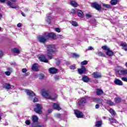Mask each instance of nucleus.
Returning a JSON list of instances; mask_svg holds the SVG:
<instances>
[{
	"mask_svg": "<svg viewBox=\"0 0 127 127\" xmlns=\"http://www.w3.org/2000/svg\"><path fill=\"white\" fill-rule=\"evenodd\" d=\"M104 93V91L100 89H96V94L97 95H102V94Z\"/></svg>",
	"mask_w": 127,
	"mask_h": 127,
	"instance_id": "32",
	"label": "nucleus"
},
{
	"mask_svg": "<svg viewBox=\"0 0 127 127\" xmlns=\"http://www.w3.org/2000/svg\"><path fill=\"white\" fill-rule=\"evenodd\" d=\"M51 19H52V18L50 16H48L47 18L46 21L48 24H50V23H51Z\"/></svg>",
	"mask_w": 127,
	"mask_h": 127,
	"instance_id": "34",
	"label": "nucleus"
},
{
	"mask_svg": "<svg viewBox=\"0 0 127 127\" xmlns=\"http://www.w3.org/2000/svg\"><path fill=\"white\" fill-rule=\"evenodd\" d=\"M71 24L73 26H75V27H77V26H79V24H78V23H77V22L75 21H73L71 22Z\"/></svg>",
	"mask_w": 127,
	"mask_h": 127,
	"instance_id": "38",
	"label": "nucleus"
},
{
	"mask_svg": "<svg viewBox=\"0 0 127 127\" xmlns=\"http://www.w3.org/2000/svg\"><path fill=\"white\" fill-rule=\"evenodd\" d=\"M92 101H93L94 103H97V104H102V103H103V100L100 98H95L92 99Z\"/></svg>",
	"mask_w": 127,
	"mask_h": 127,
	"instance_id": "15",
	"label": "nucleus"
},
{
	"mask_svg": "<svg viewBox=\"0 0 127 127\" xmlns=\"http://www.w3.org/2000/svg\"><path fill=\"white\" fill-rule=\"evenodd\" d=\"M33 102L34 103H35V102H38V99L37 98L34 97Z\"/></svg>",
	"mask_w": 127,
	"mask_h": 127,
	"instance_id": "53",
	"label": "nucleus"
},
{
	"mask_svg": "<svg viewBox=\"0 0 127 127\" xmlns=\"http://www.w3.org/2000/svg\"><path fill=\"white\" fill-rule=\"evenodd\" d=\"M46 48L47 49V51L49 52L47 53L48 57L49 58V59H52L53 57L52 56L51 53H53L56 51V48H55V45H47L46 46Z\"/></svg>",
	"mask_w": 127,
	"mask_h": 127,
	"instance_id": "1",
	"label": "nucleus"
},
{
	"mask_svg": "<svg viewBox=\"0 0 127 127\" xmlns=\"http://www.w3.org/2000/svg\"><path fill=\"white\" fill-rule=\"evenodd\" d=\"M25 92L26 93L27 95L29 96L28 98L29 100H33V98L35 97V93H33V91L28 89H26Z\"/></svg>",
	"mask_w": 127,
	"mask_h": 127,
	"instance_id": "5",
	"label": "nucleus"
},
{
	"mask_svg": "<svg viewBox=\"0 0 127 127\" xmlns=\"http://www.w3.org/2000/svg\"><path fill=\"white\" fill-rule=\"evenodd\" d=\"M97 55H98V56H101V57H106V55L102 52H98L97 53Z\"/></svg>",
	"mask_w": 127,
	"mask_h": 127,
	"instance_id": "33",
	"label": "nucleus"
},
{
	"mask_svg": "<svg viewBox=\"0 0 127 127\" xmlns=\"http://www.w3.org/2000/svg\"><path fill=\"white\" fill-rule=\"evenodd\" d=\"M103 125V122L102 121H97L96 122L95 127H101Z\"/></svg>",
	"mask_w": 127,
	"mask_h": 127,
	"instance_id": "25",
	"label": "nucleus"
},
{
	"mask_svg": "<svg viewBox=\"0 0 127 127\" xmlns=\"http://www.w3.org/2000/svg\"><path fill=\"white\" fill-rule=\"evenodd\" d=\"M77 15L78 16H79V17H80V18H83V17H84V13L83 12V11L81 10H78L77 11Z\"/></svg>",
	"mask_w": 127,
	"mask_h": 127,
	"instance_id": "17",
	"label": "nucleus"
},
{
	"mask_svg": "<svg viewBox=\"0 0 127 127\" xmlns=\"http://www.w3.org/2000/svg\"><path fill=\"white\" fill-rule=\"evenodd\" d=\"M59 79H60V76H57V75H56L55 76V80L56 81H58V80H59Z\"/></svg>",
	"mask_w": 127,
	"mask_h": 127,
	"instance_id": "44",
	"label": "nucleus"
},
{
	"mask_svg": "<svg viewBox=\"0 0 127 127\" xmlns=\"http://www.w3.org/2000/svg\"><path fill=\"white\" fill-rule=\"evenodd\" d=\"M72 55L73 58H79L80 57V56L76 53H73Z\"/></svg>",
	"mask_w": 127,
	"mask_h": 127,
	"instance_id": "39",
	"label": "nucleus"
},
{
	"mask_svg": "<svg viewBox=\"0 0 127 127\" xmlns=\"http://www.w3.org/2000/svg\"><path fill=\"white\" fill-rule=\"evenodd\" d=\"M12 52H14V53H17L18 54L20 53V51H19V49H18L17 48H14L12 49Z\"/></svg>",
	"mask_w": 127,
	"mask_h": 127,
	"instance_id": "30",
	"label": "nucleus"
},
{
	"mask_svg": "<svg viewBox=\"0 0 127 127\" xmlns=\"http://www.w3.org/2000/svg\"><path fill=\"white\" fill-rule=\"evenodd\" d=\"M39 79H40V80H42V79H44V74H41L40 75Z\"/></svg>",
	"mask_w": 127,
	"mask_h": 127,
	"instance_id": "49",
	"label": "nucleus"
},
{
	"mask_svg": "<svg viewBox=\"0 0 127 127\" xmlns=\"http://www.w3.org/2000/svg\"><path fill=\"white\" fill-rule=\"evenodd\" d=\"M77 71L78 72V74L82 75V74H85V73H86L88 70L84 66H82L81 68H78Z\"/></svg>",
	"mask_w": 127,
	"mask_h": 127,
	"instance_id": "8",
	"label": "nucleus"
},
{
	"mask_svg": "<svg viewBox=\"0 0 127 127\" xmlns=\"http://www.w3.org/2000/svg\"><path fill=\"white\" fill-rule=\"evenodd\" d=\"M114 83L118 86H123V85H124L123 81L119 79H115L114 80Z\"/></svg>",
	"mask_w": 127,
	"mask_h": 127,
	"instance_id": "13",
	"label": "nucleus"
},
{
	"mask_svg": "<svg viewBox=\"0 0 127 127\" xmlns=\"http://www.w3.org/2000/svg\"><path fill=\"white\" fill-rule=\"evenodd\" d=\"M5 0H0V1H1V2H5Z\"/></svg>",
	"mask_w": 127,
	"mask_h": 127,
	"instance_id": "63",
	"label": "nucleus"
},
{
	"mask_svg": "<svg viewBox=\"0 0 127 127\" xmlns=\"http://www.w3.org/2000/svg\"><path fill=\"white\" fill-rule=\"evenodd\" d=\"M69 68L71 69V70H74V69H75V66L71 65L69 66Z\"/></svg>",
	"mask_w": 127,
	"mask_h": 127,
	"instance_id": "55",
	"label": "nucleus"
},
{
	"mask_svg": "<svg viewBox=\"0 0 127 127\" xmlns=\"http://www.w3.org/2000/svg\"><path fill=\"white\" fill-rule=\"evenodd\" d=\"M70 4L74 7H77L78 6V3L75 1H70Z\"/></svg>",
	"mask_w": 127,
	"mask_h": 127,
	"instance_id": "26",
	"label": "nucleus"
},
{
	"mask_svg": "<svg viewBox=\"0 0 127 127\" xmlns=\"http://www.w3.org/2000/svg\"><path fill=\"white\" fill-rule=\"evenodd\" d=\"M81 65H87L88 64V61H84L83 62H81L80 63Z\"/></svg>",
	"mask_w": 127,
	"mask_h": 127,
	"instance_id": "41",
	"label": "nucleus"
},
{
	"mask_svg": "<svg viewBox=\"0 0 127 127\" xmlns=\"http://www.w3.org/2000/svg\"><path fill=\"white\" fill-rule=\"evenodd\" d=\"M6 3L10 6V7H11V8H16L17 7V5L15 4V3H11V2L10 1L7 0L6 1Z\"/></svg>",
	"mask_w": 127,
	"mask_h": 127,
	"instance_id": "10",
	"label": "nucleus"
},
{
	"mask_svg": "<svg viewBox=\"0 0 127 127\" xmlns=\"http://www.w3.org/2000/svg\"><path fill=\"white\" fill-rule=\"evenodd\" d=\"M45 33L48 39H49L50 38L54 39V38L56 37V35H55L54 33Z\"/></svg>",
	"mask_w": 127,
	"mask_h": 127,
	"instance_id": "9",
	"label": "nucleus"
},
{
	"mask_svg": "<svg viewBox=\"0 0 127 127\" xmlns=\"http://www.w3.org/2000/svg\"><path fill=\"white\" fill-rule=\"evenodd\" d=\"M74 114L78 118H83V113L78 110H74Z\"/></svg>",
	"mask_w": 127,
	"mask_h": 127,
	"instance_id": "11",
	"label": "nucleus"
},
{
	"mask_svg": "<svg viewBox=\"0 0 127 127\" xmlns=\"http://www.w3.org/2000/svg\"><path fill=\"white\" fill-rule=\"evenodd\" d=\"M120 45L122 46L123 50L127 51V44L126 43H122Z\"/></svg>",
	"mask_w": 127,
	"mask_h": 127,
	"instance_id": "24",
	"label": "nucleus"
},
{
	"mask_svg": "<svg viewBox=\"0 0 127 127\" xmlns=\"http://www.w3.org/2000/svg\"><path fill=\"white\" fill-rule=\"evenodd\" d=\"M5 74L7 76H10V72L9 71H6V72H5Z\"/></svg>",
	"mask_w": 127,
	"mask_h": 127,
	"instance_id": "50",
	"label": "nucleus"
},
{
	"mask_svg": "<svg viewBox=\"0 0 127 127\" xmlns=\"http://www.w3.org/2000/svg\"><path fill=\"white\" fill-rule=\"evenodd\" d=\"M92 75L94 76V78H95L96 79H98L102 77V74H101L100 73L98 72H93L92 73Z\"/></svg>",
	"mask_w": 127,
	"mask_h": 127,
	"instance_id": "14",
	"label": "nucleus"
},
{
	"mask_svg": "<svg viewBox=\"0 0 127 127\" xmlns=\"http://www.w3.org/2000/svg\"><path fill=\"white\" fill-rule=\"evenodd\" d=\"M86 103H87V99L86 98H81L78 101V106L80 108H83V107L85 106V104H86Z\"/></svg>",
	"mask_w": 127,
	"mask_h": 127,
	"instance_id": "6",
	"label": "nucleus"
},
{
	"mask_svg": "<svg viewBox=\"0 0 127 127\" xmlns=\"http://www.w3.org/2000/svg\"><path fill=\"white\" fill-rule=\"evenodd\" d=\"M55 31L57 32H61V30L60 29V28H55Z\"/></svg>",
	"mask_w": 127,
	"mask_h": 127,
	"instance_id": "45",
	"label": "nucleus"
},
{
	"mask_svg": "<svg viewBox=\"0 0 127 127\" xmlns=\"http://www.w3.org/2000/svg\"><path fill=\"white\" fill-rule=\"evenodd\" d=\"M48 113L50 114V113H52V109H49Z\"/></svg>",
	"mask_w": 127,
	"mask_h": 127,
	"instance_id": "61",
	"label": "nucleus"
},
{
	"mask_svg": "<svg viewBox=\"0 0 127 127\" xmlns=\"http://www.w3.org/2000/svg\"><path fill=\"white\" fill-rule=\"evenodd\" d=\"M110 114H111L112 116H116V115H117V114H116V112H115V110L111 109L109 111Z\"/></svg>",
	"mask_w": 127,
	"mask_h": 127,
	"instance_id": "37",
	"label": "nucleus"
},
{
	"mask_svg": "<svg viewBox=\"0 0 127 127\" xmlns=\"http://www.w3.org/2000/svg\"><path fill=\"white\" fill-rule=\"evenodd\" d=\"M32 127H44V125H41L38 123L34 122L32 124Z\"/></svg>",
	"mask_w": 127,
	"mask_h": 127,
	"instance_id": "18",
	"label": "nucleus"
},
{
	"mask_svg": "<svg viewBox=\"0 0 127 127\" xmlns=\"http://www.w3.org/2000/svg\"><path fill=\"white\" fill-rule=\"evenodd\" d=\"M53 108L58 111H60V110H61V108L58 103H54L53 105Z\"/></svg>",
	"mask_w": 127,
	"mask_h": 127,
	"instance_id": "19",
	"label": "nucleus"
},
{
	"mask_svg": "<svg viewBox=\"0 0 127 127\" xmlns=\"http://www.w3.org/2000/svg\"><path fill=\"white\" fill-rule=\"evenodd\" d=\"M49 71L51 74H55L56 73H57L58 70L54 67H51L49 69Z\"/></svg>",
	"mask_w": 127,
	"mask_h": 127,
	"instance_id": "16",
	"label": "nucleus"
},
{
	"mask_svg": "<svg viewBox=\"0 0 127 127\" xmlns=\"http://www.w3.org/2000/svg\"><path fill=\"white\" fill-rule=\"evenodd\" d=\"M109 121L110 122L111 125H113V124H118V121L114 118H109Z\"/></svg>",
	"mask_w": 127,
	"mask_h": 127,
	"instance_id": "23",
	"label": "nucleus"
},
{
	"mask_svg": "<svg viewBox=\"0 0 127 127\" xmlns=\"http://www.w3.org/2000/svg\"><path fill=\"white\" fill-rule=\"evenodd\" d=\"M22 72H23V73H26V72H27V70L26 69V68H23L22 70Z\"/></svg>",
	"mask_w": 127,
	"mask_h": 127,
	"instance_id": "54",
	"label": "nucleus"
},
{
	"mask_svg": "<svg viewBox=\"0 0 127 127\" xmlns=\"http://www.w3.org/2000/svg\"><path fill=\"white\" fill-rule=\"evenodd\" d=\"M70 13H76V10L74 9H71Z\"/></svg>",
	"mask_w": 127,
	"mask_h": 127,
	"instance_id": "52",
	"label": "nucleus"
},
{
	"mask_svg": "<svg viewBox=\"0 0 127 127\" xmlns=\"http://www.w3.org/2000/svg\"><path fill=\"white\" fill-rule=\"evenodd\" d=\"M28 75H29V73L27 72L26 73L24 74V76H28Z\"/></svg>",
	"mask_w": 127,
	"mask_h": 127,
	"instance_id": "62",
	"label": "nucleus"
},
{
	"mask_svg": "<svg viewBox=\"0 0 127 127\" xmlns=\"http://www.w3.org/2000/svg\"><path fill=\"white\" fill-rule=\"evenodd\" d=\"M103 6L106 7L107 8H111V5L108 4L103 3Z\"/></svg>",
	"mask_w": 127,
	"mask_h": 127,
	"instance_id": "40",
	"label": "nucleus"
},
{
	"mask_svg": "<svg viewBox=\"0 0 127 127\" xmlns=\"http://www.w3.org/2000/svg\"><path fill=\"white\" fill-rule=\"evenodd\" d=\"M119 1L118 0H111V3L112 5H116Z\"/></svg>",
	"mask_w": 127,
	"mask_h": 127,
	"instance_id": "35",
	"label": "nucleus"
},
{
	"mask_svg": "<svg viewBox=\"0 0 127 127\" xmlns=\"http://www.w3.org/2000/svg\"><path fill=\"white\" fill-rule=\"evenodd\" d=\"M3 88L6 89V90H9L11 88V85L9 83H5L3 86Z\"/></svg>",
	"mask_w": 127,
	"mask_h": 127,
	"instance_id": "22",
	"label": "nucleus"
},
{
	"mask_svg": "<svg viewBox=\"0 0 127 127\" xmlns=\"http://www.w3.org/2000/svg\"><path fill=\"white\" fill-rule=\"evenodd\" d=\"M39 60L41 61V62H44L45 63H47L48 62V60L46 59L45 56L44 55H40L38 57Z\"/></svg>",
	"mask_w": 127,
	"mask_h": 127,
	"instance_id": "12",
	"label": "nucleus"
},
{
	"mask_svg": "<svg viewBox=\"0 0 127 127\" xmlns=\"http://www.w3.org/2000/svg\"><path fill=\"white\" fill-rule=\"evenodd\" d=\"M91 6L97 9V10H101L102 9V6L101 4L97 3V2H93L91 3Z\"/></svg>",
	"mask_w": 127,
	"mask_h": 127,
	"instance_id": "7",
	"label": "nucleus"
},
{
	"mask_svg": "<svg viewBox=\"0 0 127 127\" xmlns=\"http://www.w3.org/2000/svg\"><path fill=\"white\" fill-rule=\"evenodd\" d=\"M34 112L37 114L41 115L42 114V105L40 104H37L36 107L34 109Z\"/></svg>",
	"mask_w": 127,
	"mask_h": 127,
	"instance_id": "3",
	"label": "nucleus"
},
{
	"mask_svg": "<svg viewBox=\"0 0 127 127\" xmlns=\"http://www.w3.org/2000/svg\"><path fill=\"white\" fill-rule=\"evenodd\" d=\"M106 55H108L109 57L113 56L114 55V52L110 50L109 49L108 51H107Z\"/></svg>",
	"mask_w": 127,
	"mask_h": 127,
	"instance_id": "28",
	"label": "nucleus"
},
{
	"mask_svg": "<svg viewBox=\"0 0 127 127\" xmlns=\"http://www.w3.org/2000/svg\"><path fill=\"white\" fill-rule=\"evenodd\" d=\"M120 75H127V70H121L119 71Z\"/></svg>",
	"mask_w": 127,
	"mask_h": 127,
	"instance_id": "31",
	"label": "nucleus"
},
{
	"mask_svg": "<svg viewBox=\"0 0 127 127\" xmlns=\"http://www.w3.org/2000/svg\"><path fill=\"white\" fill-rule=\"evenodd\" d=\"M10 1H12V2H15L16 1V0H10Z\"/></svg>",
	"mask_w": 127,
	"mask_h": 127,
	"instance_id": "64",
	"label": "nucleus"
},
{
	"mask_svg": "<svg viewBox=\"0 0 127 127\" xmlns=\"http://www.w3.org/2000/svg\"><path fill=\"white\" fill-rule=\"evenodd\" d=\"M102 49H103V50H107V51H108V50H110V49L107 47V46H103L102 47Z\"/></svg>",
	"mask_w": 127,
	"mask_h": 127,
	"instance_id": "42",
	"label": "nucleus"
},
{
	"mask_svg": "<svg viewBox=\"0 0 127 127\" xmlns=\"http://www.w3.org/2000/svg\"><path fill=\"white\" fill-rule=\"evenodd\" d=\"M7 71H10V72H11V71H12V69H11V68L10 67H8L7 68Z\"/></svg>",
	"mask_w": 127,
	"mask_h": 127,
	"instance_id": "57",
	"label": "nucleus"
},
{
	"mask_svg": "<svg viewBox=\"0 0 127 127\" xmlns=\"http://www.w3.org/2000/svg\"><path fill=\"white\" fill-rule=\"evenodd\" d=\"M32 122L33 123H37L38 122V118L37 116H33L32 117Z\"/></svg>",
	"mask_w": 127,
	"mask_h": 127,
	"instance_id": "29",
	"label": "nucleus"
},
{
	"mask_svg": "<svg viewBox=\"0 0 127 127\" xmlns=\"http://www.w3.org/2000/svg\"><path fill=\"white\" fill-rule=\"evenodd\" d=\"M56 118H58V119H60L61 118V114H57L56 115Z\"/></svg>",
	"mask_w": 127,
	"mask_h": 127,
	"instance_id": "47",
	"label": "nucleus"
},
{
	"mask_svg": "<svg viewBox=\"0 0 127 127\" xmlns=\"http://www.w3.org/2000/svg\"><path fill=\"white\" fill-rule=\"evenodd\" d=\"M107 104L109 105V106H115V103L113 102L111 100H107Z\"/></svg>",
	"mask_w": 127,
	"mask_h": 127,
	"instance_id": "36",
	"label": "nucleus"
},
{
	"mask_svg": "<svg viewBox=\"0 0 127 127\" xmlns=\"http://www.w3.org/2000/svg\"><path fill=\"white\" fill-rule=\"evenodd\" d=\"M114 101L116 104H120V103H122V99L120 97L115 98Z\"/></svg>",
	"mask_w": 127,
	"mask_h": 127,
	"instance_id": "27",
	"label": "nucleus"
},
{
	"mask_svg": "<svg viewBox=\"0 0 127 127\" xmlns=\"http://www.w3.org/2000/svg\"><path fill=\"white\" fill-rule=\"evenodd\" d=\"M86 17L87 18H91V17H92V15H91L90 14H87Z\"/></svg>",
	"mask_w": 127,
	"mask_h": 127,
	"instance_id": "51",
	"label": "nucleus"
},
{
	"mask_svg": "<svg viewBox=\"0 0 127 127\" xmlns=\"http://www.w3.org/2000/svg\"><path fill=\"white\" fill-rule=\"evenodd\" d=\"M58 38H61V39H63L64 38V36H63L62 35H58Z\"/></svg>",
	"mask_w": 127,
	"mask_h": 127,
	"instance_id": "46",
	"label": "nucleus"
},
{
	"mask_svg": "<svg viewBox=\"0 0 127 127\" xmlns=\"http://www.w3.org/2000/svg\"><path fill=\"white\" fill-rule=\"evenodd\" d=\"M25 124H26L27 126H29V125H30V121L26 120L25 122Z\"/></svg>",
	"mask_w": 127,
	"mask_h": 127,
	"instance_id": "43",
	"label": "nucleus"
},
{
	"mask_svg": "<svg viewBox=\"0 0 127 127\" xmlns=\"http://www.w3.org/2000/svg\"><path fill=\"white\" fill-rule=\"evenodd\" d=\"M32 69L33 71H38V66L37 65V64H33L32 66Z\"/></svg>",
	"mask_w": 127,
	"mask_h": 127,
	"instance_id": "20",
	"label": "nucleus"
},
{
	"mask_svg": "<svg viewBox=\"0 0 127 127\" xmlns=\"http://www.w3.org/2000/svg\"><path fill=\"white\" fill-rule=\"evenodd\" d=\"M82 81L85 82V83H88V81H90V79L89 78V77H88V76L86 75H84L82 77Z\"/></svg>",
	"mask_w": 127,
	"mask_h": 127,
	"instance_id": "21",
	"label": "nucleus"
},
{
	"mask_svg": "<svg viewBox=\"0 0 127 127\" xmlns=\"http://www.w3.org/2000/svg\"><path fill=\"white\" fill-rule=\"evenodd\" d=\"M2 56H3V53L2 51H0V57L1 58Z\"/></svg>",
	"mask_w": 127,
	"mask_h": 127,
	"instance_id": "56",
	"label": "nucleus"
},
{
	"mask_svg": "<svg viewBox=\"0 0 127 127\" xmlns=\"http://www.w3.org/2000/svg\"><path fill=\"white\" fill-rule=\"evenodd\" d=\"M42 95L44 98H46L47 99H49V100H55L57 98V96H56L55 97H53L49 94V93H48V91H45L44 89H43L42 90Z\"/></svg>",
	"mask_w": 127,
	"mask_h": 127,
	"instance_id": "2",
	"label": "nucleus"
},
{
	"mask_svg": "<svg viewBox=\"0 0 127 127\" xmlns=\"http://www.w3.org/2000/svg\"><path fill=\"white\" fill-rule=\"evenodd\" d=\"M38 40H39V42H40L41 43H45V42H46V41L48 40L46 33H45L44 36H39L38 37Z\"/></svg>",
	"mask_w": 127,
	"mask_h": 127,
	"instance_id": "4",
	"label": "nucleus"
},
{
	"mask_svg": "<svg viewBox=\"0 0 127 127\" xmlns=\"http://www.w3.org/2000/svg\"><path fill=\"white\" fill-rule=\"evenodd\" d=\"M93 48H92V47H89L88 48V50H93Z\"/></svg>",
	"mask_w": 127,
	"mask_h": 127,
	"instance_id": "60",
	"label": "nucleus"
},
{
	"mask_svg": "<svg viewBox=\"0 0 127 127\" xmlns=\"http://www.w3.org/2000/svg\"><path fill=\"white\" fill-rule=\"evenodd\" d=\"M99 108H100V106L99 105V104H96L95 106V108L99 109Z\"/></svg>",
	"mask_w": 127,
	"mask_h": 127,
	"instance_id": "58",
	"label": "nucleus"
},
{
	"mask_svg": "<svg viewBox=\"0 0 127 127\" xmlns=\"http://www.w3.org/2000/svg\"><path fill=\"white\" fill-rule=\"evenodd\" d=\"M17 26L18 27H21V23H18L17 25Z\"/></svg>",
	"mask_w": 127,
	"mask_h": 127,
	"instance_id": "59",
	"label": "nucleus"
},
{
	"mask_svg": "<svg viewBox=\"0 0 127 127\" xmlns=\"http://www.w3.org/2000/svg\"><path fill=\"white\" fill-rule=\"evenodd\" d=\"M122 81H124V82H127V78L126 77H123L122 78Z\"/></svg>",
	"mask_w": 127,
	"mask_h": 127,
	"instance_id": "48",
	"label": "nucleus"
}]
</instances>
